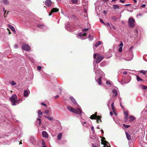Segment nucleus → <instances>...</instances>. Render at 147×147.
Masks as SVG:
<instances>
[{
    "mask_svg": "<svg viewBox=\"0 0 147 147\" xmlns=\"http://www.w3.org/2000/svg\"><path fill=\"white\" fill-rule=\"evenodd\" d=\"M123 125L124 126V127L126 128H128L129 127H130V125H126L125 124H123Z\"/></svg>",
    "mask_w": 147,
    "mask_h": 147,
    "instance_id": "obj_33",
    "label": "nucleus"
},
{
    "mask_svg": "<svg viewBox=\"0 0 147 147\" xmlns=\"http://www.w3.org/2000/svg\"><path fill=\"white\" fill-rule=\"evenodd\" d=\"M113 7L114 9H119V7L118 5H113Z\"/></svg>",
    "mask_w": 147,
    "mask_h": 147,
    "instance_id": "obj_23",
    "label": "nucleus"
},
{
    "mask_svg": "<svg viewBox=\"0 0 147 147\" xmlns=\"http://www.w3.org/2000/svg\"><path fill=\"white\" fill-rule=\"evenodd\" d=\"M42 134L43 137L47 138L48 137V134L46 131H43L42 132Z\"/></svg>",
    "mask_w": 147,
    "mask_h": 147,
    "instance_id": "obj_13",
    "label": "nucleus"
},
{
    "mask_svg": "<svg viewBox=\"0 0 147 147\" xmlns=\"http://www.w3.org/2000/svg\"><path fill=\"white\" fill-rule=\"evenodd\" d=\"M59 9L57 8H53L51 9V12L49 13V16L51 15L53 13L57 12L59 11Z\"/></svg>",
    "mask_w": 147,
    "mask_h": 147,
    "instance_id": "obj_8",
    "label": "nucleus"
},
{
    "mask_svg": "<svg viewBox=\"0 0 147 147\" xmlns=\"http://www.w3.org/2000/svg\"><path fill=\"white\" fill-rule=\"evenodd\" d=\"M140 73H142L144 74H145L146 73V72H147V71H144V70H141L140 71Z\"/></svg>",
    "mask_w": 147,
    "mask_h": 147,
    "instance_id": "obj_31",
    "label": "nucleus"
},
{
    "mask_svg": "<svg viewBox=\"0 0 147 147\" xmlns=\"http://www.w3.org/2000/svg\"><path fill=\"white\" fill-rule=\"evenodd\" d=\"M124 114L125 115V121H126L128 117V113L127 111H124Z\"/></svg>",
    "mask_w": 147,
    "mask_h": 147,
    "instance_id": "obj_17",
    "label": "nucleus"
},
{
    "mask_svg": "<svg viewBox=\"0 0 147 147\" xmlns=\"http://www.w3.org/2000/svg\"><path fill=\"white\" fill-rule=\"evenodd\" d=\"M67 108L69 111L74 113L80 114L82 113V111L80 108H78L77 109H75L69 106H67Z\"/></svg>",
    "mask_w": 147,
    "mask_h": 147,
    "instance_id": "obj_1",
    "label": "nucleus"
},
{
    "mask_svg": "<svg viewBox=\"0 0 147 147\" xmlns=\"http://www.w3.org/2000/svg\"><path fill=\"white\" fill-rule=\"evenodd\" d=\"M45 4L47 6L49 7L51 5V1L50 0H46L45 2Z\"/></svg>",
    "mask_w": 147,
    "mask_h": 147,
    "instance_id": "obj_11",
    "label": "nucleus"
},
{
    "mask_svg": "<svg viewBox=\"0 0 147 147\" xmlns=\"http://www.w3.org/2000/svg\"><path fill=\"white\" fill-rule=\"evenodd\" d=\"M41 104L42 105H44L45 106H47V105H46V104H44V103H41Z\"/></svg>",
    "mask_w": 147,
    "mask_h": 147,
    "instance_id": "obj_50",
    "label": "nucleus"
},
{
    "mask_svg": "<svg viewBox=\"0 0 147 147\" xmlns=\"http://www.w3.org/2000/svg\"><path fill=\"white\" fill-rule=\"evenodd\" d=\"M22 144V142H20V143H19V144Z\"/></svg>",
    "mask_w": 147,
    "mask_h": 147,
    "instance_id": "obj_63",
    "label": "nucleus"
},
{
    "mask_svg": "<svg viewBox=\"0 0 147 147\" xmlns=\"http://www.w3.org/2000/svg\"><path fill=\"white\" fill-rule=\"evenodd\" d=\"M112 19L114 20H116L117 18L115 16H113L112 18Z\"/></svg>",
    "mask_w": 147,
    "mask_h": 147,
    "instance_id": "obj_40",
    "label": "nucleus"
},
{
    "mask_svg": "<svg viewBox=\"0 0 147 147\" xmlns=\"http://www.w3.org/2000/svg\"><path fill=\"white\" fill-rule=\"evenodd\" d=\"M45 117L48 119L49 120H52L53 119V118L52 117H47V116H45Z\"/></svg>",
    "mask_w": 147,
    "mask_h": 147,
    "instance_id": "obj_29",
    "label": "nucleus"
},
{
    "mask_svg": "<svg viewBox=\"0 0 147 147\" xmlns=\"http://www.w3.org/2000/svg\"><path fill=\"white\" fill-rule=\"evenodd\" d=\"M14 47L15 48H17L18 47V45H15Z\"/></svg>",
    "mask_w": 147,
    "mask_h": 147,
    "instance_id": "obj_56",
    "label": "nucleus"
},
{
    "mask_svg": "<svg viewBox=\"0 0 147 147\" xmlns=\"http://www.w3.org/2000/svg\"><path fill=\"white\" fill-rule=\"evenodd\" d=\"M71 2L74 4H76L78 2V0H71Z\"/></svg>",
    "mask_w": 147,
    "mask_h": 147,
    "instance_id": "obj_32",
    "label": "nucleus"
},
{
    "mask_svg": "<svg viewBox=\"0 0 147 147\" xmlns=\"http://www.w3.org/2000/svg\"><path fill=\"white\" fill-rule=\"evenodd\" d=\"M113 93V96H117V90L115 89L113 90L112 91Z\"/></svg>",
    "mask_w": 147,
    "mask_h": 147,
    "instance_id": "obj_14",
    "label": "nucleus"
},
{
    "mask_svg": "<svg viewBox=\"0 0 147 147\" xmlns=\"http://www.w3.org/2000/svg\"><path fill=\"white\" fill-rule=\"evenodd\" d=\"M42 147H43L46 146L45 145V142L43 141H42Z\"/></svg>",
    "mask_w": 147,
    "mask_h": 147,
    "instance_id": "obj_35",
    "label": "nucleus"
},
{
    "mask_svg": "<svg viewBox=\"0 0 147 147\" xmlns=\"http://www.w3.org/2000/svg\"><path fill=\"white\" fill-rule=\"evenodd\" d=\"M93 57L94 59L96 58L95 60V62L98 63H100L104 58L103 56H101L98 53H95Z\"/></svg>",
    "mask_w": 147,
    "mask_h": 147,
    "instance_id": "obj_2",
    "label": "nucleus"
},
{
    "mask_svg": "<svg viewBox=\"0 0 147 147\" xmlns=\"http://www.w3.org/2000/svg\"><path fill=\"white\" fill-rule=\"evenodd\" d=\"M123 46V42H121V44H120L119 46Z\"/></svg>",
    "mask_w": 147,
    "mask_h": 147,
    "instance_id": "obj_48",
    "label": "nucleus"
},
{
    "mask_svg": "<svg viewBox=\"0 0 147 147\" xmlns=\"http://www.w3.org/2000/svg\"><path fill=\"white\" fill-rule=\"evenodd\" d=\"M125 134L128 140H131V138L130 135H129L127 132H125Z\"/></svg>",
    "mask_w": 147,
    "mask_h": 147,
    "instance_id": "obj_16",
    "label": "nucleus"
},
{
    "mask_svg": "<svg viewBox=\"0 0 147 147\" xmlns=\"http://www.w3.org/2000/svg\"><path fill=\"white\" fill-rule=\"evenodd\" d=\"M146 5L145 4H144L141 5V7H145L146 6Z\"/></svg>",
    "mask_w": 147,
    "mask_h": 147,
    "instance_id": "obj_51",
    "label": "nucleus"
},
{
    "mask_svg": "<svg viewBox=\"0 0 147 147\" xmlns=\"http://www.w3.org/2000/svg\"><path fill=\"white\" fill-rule=\"evenodd\" d=\"M42 113L40 110L38 112V114L39 115H42Z\"/></svg>",
    "mask_w": 147,
    "mask_h": 147,
    "instance_id": "obj_38",
    "label": "nucleus"
},
{
    "mask_svg": "<svg viewBox=\"0 0 147 147\" xmlns=\"http://www.w3.org/2000/svg\"><path fill=\"white\" fill-rule=\"evenodd\" d=\"M106 84H107V85H111V84L110 83V82H109V81H107L106 82Z\"/></svg>",
    "mask_w": 147,
    "mask_h": 147,
    "instance_id": "obj_42",
    "label": "nucleus"
},
{
    "mask_svg": "<svg viewBox=\"0 0 147 147\" xmlns=\"http://www.w3.org/2000/svg\"><path fill=\"white\" fill-rule=\"evenodd\" d=\"M51 110V109L49 110H46L44 112V114H46L48 115H51L52 113Z\"/></svg>",
    "mask_w": 147,
    "mask_h": 147,
    "instance_id": "obj_12",
    "label": "nucleus"
},
{
    "mask_svg": "<svg viewBox=\"0 0 147 147\" xmlns=\"http://www.w3.org/2000/svg\"><path fill=\"white\" fill-rule=\"evenodd\" d=\"M41 68L42 67L40 66H38L37 67V69L39 71L41 70Z\"/></svg>",
    "mask_w": 147,
    "mask_h": 147,
    "instance_id": "obj_39",
    "label": "nucleus"
},
{
    "mask_svg": "<svg viewBox=\"0 0 147 147\" xmlns=\"http://www.w3.org/2000/svg\"><path fill=\"white\" fill-rule=\"evenodd\" d=\"M134 32H136L137 33H138V31L137 30H135V31H134Z\"/></svg>",
    "mask_w": 147,
    "mask_h": 147,
    "instance_id": "obj_58",
    "label": "nucleus"
},
{
    "mask_svg": "<svg viewBox=\"0 0 147 147\" xmlns=\"http://www.w3.org/2000/svg\"><path fill=\"white\" fill-rule=\"evenodd\" d=\"M111 108H112V109L113 110V111L114 112V102H113V103H112L111 104Z\"/></svg>",
    "mask_w": 147,
    "mask_h": 147,
    "instance_id": "obj_34",
    "label": "nucleus"
},
{
    "mask_svg": "<svg viewBox=\"0 0 147 147\" xmlns=\"http://www.w3.org/2000/svg\"><path fill=\"white\" fill-rule=\"evenodd\" d=\"M101 79L102 77L101 76H100L98 79V80H97L98 84L99 85H101Z\"/></svg>",
    "mask_w": 147,
    "mask_h": 147,
    "instance_id": "obj_20",
    "label": "nucleus"
},
{
    "mask_svg": "<svg viewBox=\"0 0 147 147\" xmlns=\"http://www.w3.org/2000/svg\"><path fill=\"white\" fill-rule=\"evenodd\" d=\"M65 27L66 29L69 32H71L73 31L72 30V28L70 26V25L69 24H67V25Z\"/></svg>",
    "mask_w": 147,
    "mask_h": 147,
    "instance_id": "obj_9",
    "label": "nucleus"
},
{
    "mask_svg": "<svg viewBox=\"0 0 147 147\" xmlns=\"http://www.w3.org/2000/svg\"><path fill=\"white\" fill-rule=\"evenodd\" d=\"M10 101L13 105H16V102L17 100V97L16 95L13 94L9 98Z\"/></svg>",
    "mask_w": 147,
    "mask_h": 147,
    "instance_id": "obj_3",
    "label": "nucleus"
},
{
    "mask_svg": "<svg viewBox=\"0 0 147 147\" xmlns=\"http://www.w3.org/2000/svg\"><path fill=\"white\" fill-rule=\"evenodd\" d=\"M143 89L144 90L147 89V86H143Z\"/></svg>",
    "mask_w": 147,
    "mask_h": 147,
    "instance_id": "obj_43",
    "label": "nucleus"
},
{
    "mask_svg": "<svg viewBox=\"0 0 147 147\" xmlns=\"http://www.w3.org/2000/svg\"><path fill=\"white\" fill-rule=\"evenodd\" d=\"M59 96L58 95H56L55 96V99H56L58 97H59Z\"/></svg>",
    "mask_w": 147,
    "mask_h": 147,
    "instance_id": "obj_54",
    "label": "nucleus"
},
{
    "mask_svg": "<svg viewBox=\"0 0 147 147\" xmlns=\"http://www.w3.org/2000/svg\"><path fill=\"white\" fill-rule=\"evenodd\" d=\"M128 25L130 27L132 28L134 27L135 20L134 19L131 17H130L128 20Z\"/></svg>",
    "mask_w": 147,
    "mask_h": 147,
    "instance_id": "obj_4",
    "label": "nucleus"
},
{
    "mask_svg": "<svg viewBox=\"0 0 147 147\" xmlns=\"http://www.w3.org/2000/svg\"><path fill=\"white\" fill-rule=\"evenodd\" d=\"M106 26H110V24H109V23L108 22H107L106 24H105L104 23V24Z\"/></svg>",
    "mask_w": 147,
    "mask_h": 147,
    "instance_id": "obj_45",
    "label": "nucleus"
},
{
    "mask_svg": "<svg viewBox=\"0 0 147 147\" xmlns=\"http://www.w3.org/2000/svg\"><path fill=\"white\" fill-rule=\"evenodd\" d=\"M125 1V0H120V2L122 3H124Z\"/></svg>",
    "mask_w": 147,
    "mask_h": 147,
    "instance_id": "obj_46",
    "label": "nucleus"
},
{
    "mask_svg": "<svg viewBox=\"0 0 147 147\" xmlns=\"http://www.w3.org/2000/svg\"><path fill=\"white\" fill-rule=\"evenodd\" d=\"M136 79L138 82H139L140 81H142L143 80L140 78L138 76H136Z\"/></svg>",
    "mask_w": 147,
    "mask_h": 147,
    "instance_id": "obj_27",
    "label": "nucleus"
},
{
    "mask_svg": "<svg viewBox=\"0 0 147 147\" xmlns=\"http://www.w3.org/2000/svg\"><path fill=\"white\" fill-rule=\"evenodd\" d=\"M133 0L134 1V2L135 3H136V2H137V0Z\"/></svg>",
    "mask_w": 147,
    "mask_h": 147,
    "instance_id": "obj_57",
    "label": "nucleus"
},
{
    "mask_svg": "<svg viewBox=\"0 0 147 147\" xmlns=\"http://www.w3.org/2000/svg\"><path fill=\"white\" fill-rule=\"evenodd\" d=\"M62 134L61 133H60L57 136V140H59L61 139Z\"/></svg>",
    "mask_w": 147,
    "mask_h": 147,
    "instance_id": "obj_21",
    "label": "nucleus"
},
{
    "mask_svg": "<svg viewBox=\"0 0 147 147\" xmlns=\"http://www.w3.org/2000/svg\"><path fill=\"white\" fill-rule=\"evenodd\" d=\"M22 47L23 49L25 51H29L30 50V47L28 44H24L22 45Z\"/></svg>",
    "mask_w": 147,
    "mask_h": 147,
    "instance_id": "obj_7",
    "label": "nucleus"
},
{
    "mask_svg": "<svg viewBox=\"0 0 147 147\" xmlns=\"http://www.w3.org/2000/svg\"><path fill=\"white\" fill-rule=\"evenodd\" d=\"M11 84L12 86H14L16 84V83L13 81H12L11 83Z\"/></svg>",
    "mask_w": 147,
    "mask_h": 147,
    "instance_id": "obj_37",
    "label": "nucleus"
},
{
    "mask_svg": "<svg viewBox=\"0 0 147 147\" xmlns=\"http://www.w3.org/2000/svg\"><path fill=\"white\" fill-rule=\"evenodd\" d=\"M8 26L9 28L12 31L15 33H16V30L14 27L12 26L9 24L8 25Z\"/></svg>",
    "mask_w": 147,
    "mask_h": 147,
    "instance_id": "obj_15",
    "label": "nucleus"
},
{
    "mask_svg": "<svg viewBox=\"0 0 147 147\" xmlns=\"http://www.w3.org/2000/svg\"><path fill=\"white\" fill-rule=\"evenodd\" d=\"M101 41H98L95 44L94 46L95 47H98L99 45H101Z\"/></svg>",
    "mask_w": 147,
    "mask_h": 147,
    "instance_id": "obj_22",
    "label": "nucleus"
},
{
    "mask_svg": "<svg viewBox=\"0 0 147 147\" xmlns=\"http://www.w3.org/2000/svg\"><path fill=\"white\" fill-rule=\"evenodd\" d=\"M5 142H3L1 144H5Z\"/></svg>",
    "mask_w": 147,
    "mask_h": 147,
    "instance_id": "obj_61",
    "label": "nucleus"
},
{
    "mask_svg": "<svg viewBox=\"0 0 147 147\" xmlns=\"http://www.w3.org/2000/svg\"><path fill=\"white\" fill-rule=\"evenodd\" d=\"M127 73V72L126 71H125L123 73V74L124 75L126 74Z\"/></svg>",
    "mask_w": 147,
    "mask_h": 147,
    "instance_id": "obj_49",
    "label": "nucleus"
},
{
    "mask_svg": "<svg viewBox=\"0 0 147 147\" xmlns=\"http://www.w3.org/2000/svg\"><path fill=\"white\" fill-rule=\"evenodd\" d=\"M91 129L94 132V127L93 126L92 127H91Z\"/></svg>",
    "mask_w": 147,
    "mask_h": 147,
    "instance_id": "obj_52",
    "label": "nucleus"
},
{
    "mask_svg": "<svg viewBox=\"0 0 147 147\" xmlns=\"http://www.w3.org/2000/svg\"><path fill=\"white\" fill-rule=\"evenodd\" d=\"M2 1L5 5H7L9 4L8 1L7 0H2Z\"/></svg>",
    "mask_w": 147,
    "mask_h": 147,
    "instance_id": "obj_24",
    "label": "nucleus"
},
{
    "mask_svg": "<svg viewBox=\"0 0 147 147\" xmlns=\"http://www.w3.org/2000/svg\"><path fill=\"white\" fill-rule=\"evenodd\" d=\"M133 48V46H131L130 47V48L129 50V52L131 53V54H130L131 55H130V57L129 58H125V60H126L127 61H130L131 60H132V59H133V53L132 51V49Z\"/></svg>",
    "mask_w": 147,
    "mask_h": 147,
    "instance_id": "obj_6",
    "label": "nucleus"
},
{
    "mask_svg": "<svg viewBox=\"0 0 147 147\" xmlns=\"http://www.w3.org/2000/svg\"><path fill=\"white\" fill-rule=\"evenodd\" d=\"M100 21L102 23L104 24V22L103 20L102 19H100Z\"/></svg>",
    "mask_w": 147,
    "mask_h": 147,
    "instance_id": "obj_47",
    "label": "nucleus"
},
{
    "mask_svg": "<svg viewBox=\"0 0 147 147\" xmlns=\"http://www.w3.org/2000/svg\"><path fill=\"white\" fill-rule=\"evenodd\" d=\"M60 93H61V92L62 91L61 90V89H60Z\"/></svg>",
    "mask_w": 147,
    "mask_h": 147,
    "instance_id": "obj_64",
    "label": "nucleus"
},
{
    "mask_svg": "<svg viewBox=\"0 0 147 147\" xmlns=\"http://www.w3.org/2000/svg\"><path fill=\"white\" fill-rule=\"evenodd\" d=\"M110 27L111 29L113 28L114 30L116 29V28L112 24H111V26H110Z\"/></svg>",
    "mask_w": 147,
    "mask_h": 147,
    "instance_id": "obj_36",
    "label": "nucleus"
},
{
    "mask_svg": "<svg viewBox=\"0 0 147 147\" xmlns=\"http://www.w3.org/2000/svg\"><path fill=\"white\" fill-rule=\"evenodd\" d=\"M122 47H120L118 49V51L119 52H121L122 51Z\"/></svg>",
    "mask_w": 147,
    "mask_h": 147,
    "instance_id": "obj_41",
    "label": "nucleus"
},
{
    "mask_svg": "<svg viewBox=\"0 0 147 147\" xmlns=\"http://www.w3.org/2000/svg\"><path fill=\"white\" fill-rule=\"evenodd\" d=\"M37 26L38 27L41 29L44 28L45 27V26L43 24H38L37 25Z\"/></svg>",
    "mask_w": 147,
    "mask_h": 147,
    "instance_id": "obj_28",
    "label": "nucleus"
},
{
    "mask_svg": "<svg viewBox=\"0 0 147 147\" xmlns=\"http://www.w3.org/2000/svg\"><path fill=\"white\" fill-rule=\"evenodd\" d=\"M107 144H108V142L107 141H105L104 143H103V144H104V145L107 146H105L104 147H110V146H109L107 145Z\"/></svg>",
    "mask_w": 147,
    "mask_h": 147,
    "instance_id": "obj_30",
    "label": "nucleus"
},
{
    "mask_svg": "<svg viewBox=\"0 0 147 147\" xmlns=\"http://www.w3.org/2000/svg\"><path fill=\"white\" fill-rule=\"evenodd\" d=\"M90 119H97V121H98V120L99 119L100 120V117L98 116H96V115H93L91 116V117H90Z\"/></svg>",
    "mask_w": 147,
    "mask_h": 147,
    "instance_id": "obj_10",
    "label": "nucleus"
},
{
    "mask_svg": "<svg viewBox=\"0 0 147 147\" xmlns=\"http://www.w3.org/2000/svg\"><path fill=\"white\" fill-rule=\"evenodd\" d=\"M130 5H131V4H125V6H129Z\"/></svg>",
    "mask_w": 147,
    "mask_h": 147,
    "instance_id": "obj_53",
    "label": "nucleus"
},
{
    "mask_svg": "<svg viewBox=\"0 0 147 147\" xmlns=\"http://www.w3.org/2000/svg\"><path fill=\"white\" fill-rule=\"evenodd\" d=\"M70 99L72 101V102L74 104L76 105L77 104V102L76 100L72 96H71L70 97Z\"/></svg>",
    "mask_w": 147,
    "mask_h": 147,
    "instance_id": "obj_19",
    "label": "nucleus"
},
{
    "mask_svg": "<svg viewBox=\"0 0 147 147\" xmlns=\"http://www.w3.org/2000/svg\"><path fill=\"white\" fill-rule=\"evenodd\" d=\"M40 119V118H38L36 122V124L40 125L41 123Z\"/></svg>",
    "mask_w": 147,
    "mask_h": 147,
    "instance_id": "obj_25",
    "label": "nucleus"
},
{
    "mask_svg": "<svg viewBox=\"0 0 147 147\" xmlns=\"http://www.w3.org/2000/svg\"><path fill=\"white\" fill-rule=\"evenodd\" d=\"M117 0H112V1H117Z\"/></svg>",
    "mask_w": 147,
    "mask_h": 147,
    "instance_id": "obj_62",
    "label": "nucleus"
},
{
    "mask_svg": "<svg viewBox=\"0 0 147 147\" xmlns=\"http://www.w3.org/2000/svg\"><path fill=\"white\" fill-rule=\"evenodd\" d=\"M28 94L29 92L28 91L26 90H24V96L25 97H28Z\"/></svg>",
    "mask_w": 147,
    "mask_h": 147,
    "instance_id": "obj_18",
    "label": "nucleus"
},
{
    "mask_svg": "<svg viewBox=\"0 0 147 147\" xmlns=\"http://www.w3.org/2000/svg\"><path fill=\"white\" fill-rule=\"evenodd\" d=\"M101 131L102 132V133H103L104 132H103V130L102 129L101 130Z\"/></svg>",
    "mask_w": 147,
    "mask_h": 147,
    "instance_id": "obj_59",
    "label": "nucleus"
},
{
    "mask_svg": "<svg viewBox=\"0 0 147 147\" xmlns=\"http://www.w3.org/2000/svg\"><path fill=\"white\" fill-rule=\"evenodd\" d=\"M90 28H87L84 29L82 30L83 32H81L78 34V36L81 37H84L86 35V33L85 32L87 31Z\"/></svg>",
    "mask_w": 147,
    "mask_h": 147,
    "instance_id": "obj_5",
    "label": "nucleus"
},
{
    "mask_svg": "<svg viewBox=\"0 0 147 147\" xmlns=\"http://www.w3.org/2000/svg\"><path fill=\"white\" fill-rule=\"evenodd\" d=\"M93 39V37H91L90 35V34L89 35V39L90 40H92Z\"/></svg>",
    "mask_w": 147,
    "mask_h": 147,
    "instance_id": "obj_44",
    "label": "nucleus"
},
{
    "mask_svg": "<svg viewBox=\"0 0 147 147\" xmlns=\"http://www.w3.org/2000/svg\"><path fill=\"white\" fill-rule=\"evenodd\" d=\"M92 145H93V147H95V146H94V144L92 143Z\"/></svg>",
    "mask_w": 147,
    "mask_h": 147,
    "instance_id": "obj_60",
    "label": "nucleus"
},
{
    "mask_svg": "<svg viewBox=\"0 0 147 147\" xmlns=\"http://www.w3.org/2000/svg\"><path fill=\"white\" fill-rule=\"evenodd\" d=\"M129 121L131 122L133 121L135 119V117L132 116H130L129 117Z\"/></svg>",
    "mask_w": 147,
    "mask_h": 147,
    "instance_id": "obj_26",
    "label": "nucleus"
},
{
    "mask_svg": "<svg viewBox=\"0 0 147 147\" xmlns=\"http://www.w3.org/2000/svg\"><path fill=\"white\" fill-rule=\"evenodd\" d=\"M113 113L112 112H110V114L112 116L113 115Z\"/></svg>",
    "mask_w": 147,
    "mask_h": 147,
    "instance_id": "obj_55",
    "label": "nucleus"
}]
</instances>
